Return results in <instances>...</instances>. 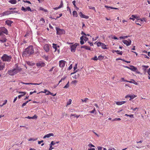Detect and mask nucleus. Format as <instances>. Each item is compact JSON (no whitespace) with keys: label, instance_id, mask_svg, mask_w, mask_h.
Returning a JSON list of instances; mask_svg holds the SVG:
<instances>
[{"label":"nucleus","instance_id":"obj_1","mask_svg":"<svg viewBox=\"0 0 150 150\" xmlns=\"http://www.w3.org/2000/svg\"><path fill=\"white\" fill-rule=\"evenodd\" d=\"M34 52L33 46L32 45L29 46L23 52V56H27L33 54Z\"/></svg>","mask_w":150,"mask_h":150},{"label":"nucleus","instance_id":"obj_2","mask_svg":"<svg viewBox=\"0 0 150 150\" xmlns=\"http://www.w3.org/2000/svg\"><path fill=\"white\" fill-rule=\"evenodd\" d=\"M21 68H17L16 69H14L9 70L8 72V73L9 75L13 76L21 71Z\"/></svg>","mask_w":150,"mask_h":150},{"label":"nucleus","instance_id":"obj_3","mask_svg":"<svg viewBox=\"0 0 150 150\" xmlns=\"http://www.w3.org/2000/svg\"><path fill=\"white\" fill-rule=\"evenodd\" d=\"M12 57L11 55H8L7 54H4L1 57V60L4 62H9L11 61Z\"/></svg>","mask_w":150,"mask_h":150},{"label":"nucleus","instance_id":"obj_4","mask_svg":"<svg viewBox=\"0 0 150 150\" xmlns=\"http://www.w3.org/2000/svg\"><path fill=\"white\" fill-rule=\"evenodd\" d=\"M56 29L57 31V34L58 35H61L65 33V31L63 29H61L57 27L56 28Z\"/></svg>","mask_w":150,"mask_h":150},{"label":"nucleus","instance_id":"obj_5","mask_svg":"<svg viewBox=\"0 0 150 150\" xmlns=\"http://www.w3.org/2000/svg\"><path fill=\"white\" fill-rule=\"evenodd\" d=\"M3 33L7 34L8 31L4 27L0 28V35L3 34Z\"/></svg>","mask_w":150,"mask_h":150},{"label":"nucleus","instance_id":"obj_6","mask_svg":"<svg viewBox=\"0 0 150 150\" xmlns=\"http://www.w3.org/2000/svg\"><path fill=\"white\" fill-rule=\"evenodd\" d=\"M97 45L98 47L101 46V48L103 49H107L106 46L104 43H101L100 42H98L97 43Z\"/></svg>","mask_w":150,"mask_h":150},{"label":"nucleus","instance_id":"obj_7","mask_svg":"<svg viewBox=\"0 0 150 150\" xmlns=\"http://www.w3.org/2000/svg\"><path fill=\"white\" fill-rule=\"evenodd\" d=\"M45 65V64L41 62H39L36 63V66L38 67H42Z\"/></svg>","mask_w":150,"mask_h":150},{"label":"nucleus","instance_id":"obj_8","mask_svg":"<svg viewBox=\"0 0 150 150\" xmlns=\"http://www.w3.org/2000/svg\"><path fill=\"white\" fill-rule=\"evenodd\" d=\"M122 42L124 44L126 45L127 46L130 45L131 43V40L129 39L128 41L126 40H122Z\"/></svg>","mask_w":150,"mask_h":150},{"label":"nucleus","instance_id":"obj_9","mask_svg":"<svg viewBox=\"0 0 150 150\" xmlns=\"http://www.w3.org/2000/svg\"><path fill=\"white\" fill-rule=\"evenodd\" d=\"M79 44L77 43H76L74 45L71 46V51L72 52H74L76 50V47Z\"/></svg>","mask_w":150,"mask_h":150},{"label":"nucleus","instance_id":"obj_10","mask_svg":"<svg viewBox=\"0 0 150 150\" xmlns=\"http://www.w3.org/2000/svg\"><path fill=\"white\" fill-rule=\"evenodd\" d=\"M21 10L23 11L24 12H26L27 11L32 12V11L31 9L29 7H28L26 8L23 6H22L21 8Z\"/></svg>","mask_w":150,"mask_h":150},{"label":"nucleus","instance_id":"obj_11","mask_svg":"<svg viewBox=\"0 0 150 150\" xmlns=\"http://www.w3.org/2000/svg\"><path fill=\"white\" fill-rule=\"evenodd\" d=\"M66 62L63 60H62L59 62V66L61 67H64L65 65V63Z\"/></svg>","mask_w":150,"mask_h":150},{"label":"nucleus","instance_id":"obj_12","mask_svg":"<svg viewBox=\"0 0 150 150\" xmlns=\"http://www.w3.org/2000/svg\"><path fill=\"white\" fill-rule=\"evenodd\" d=\"M10 11H7L3 12L2 13L0 14L1 16V17L3 16H5L8 15L10 14Z\"/></svg>","mask_w":150,"mask_h":150},{"label":"nucleus","instance_id":"obj_13","mask_svg":"<svg viewBox=\"0 0 150 150\" xmlns=\"http://www.w3.org/2000/svg\"><path fill=\"white\" fill-rule=\"evenodd\" d=\"M44 49L46 52H49L50 50V47L49 45L48 44L45 45L44 47Z\"/></svg>","mask_w":150,"mask_h":150},{"label":"nucleus","instance_id":"obj_14","mask_svg":"<svg viewBox=\"0 0 150 150\" xmlns=\"http://www.w3.org/2000/svg\"><path fill=\"white\" fill-rule=\"evenodd\" d=\"M5 64L2 62H0V71L3 70L5 67Z\"/></svg>","mask_w":150,"mask_h":150},{"label":"nucleus","instance_id":"obj_15","mask_svg":"<svg viewBox=\"0 0 150 150\" xmlns=\"http://www.w3.org/2000/svg\"><path fill=\"white\" fill-rule=\"evenodd\" d=\"M129 69L134 71H136L137 70V68L133 66H130Z\"/></svg>","mask_w":150,"mask_h":150},{"label":"nucleus","instance_id":"obj_16","mask_svg":"<svg viewBox=\"0 0 150 150\" xmlns=\"http://www.w3.org/2000/svg\"><path fill=\"white\" fill-rule=\"evenodd\" d=\"M54 134L53 133H50L45 135L44 137L43 138L45 139L46 138H49L51 136H53Z\"/></svg>","mask_w":150,"mask_h":150},{"label":"nucleus","instance_id":"obj_17","mask_svg":"<svg viewBox=\"0 0 150 150\" xmlns=\"http://www.w3.org/2000/svg\"><path fill=\"white\" fill-rule=\"evenodd\" d=\"M80 16L81 18H85L86 19H88L89 18V16H86L83 14L81 12H80Z\"/></svg>","mask_w":150,"mask_h":150},{"label":"nucleus","instance_id":"obj_18","mask_svg":"<svg viewBox=\"0 0 150 150\" xmlns=\"http://www.w3.org/2000/svg\"><path fill=\"white\" fill-rule=\"evenodd\" d=\"M142 69L143 70L144 72V74H145L146 73V69L149 67V66L143 65L142 66Z\"/></svg>","mask_w":150,"mask_h":150},{"label":"nucleus","instance_id":"obj_19","mask_svg":"<svg viewBox=\"0 0 150 150\" xmlns=\"http://www.w3.org/2000/svg\"><path fill=\"white\" fill-rule=\"evenodd\" d=\"M18 93L23 94V95H19L18 96V98H20L22 96L25 95L26 94V92H19Z\"/></svg>","mask_w":150,"mask_h":150},{"label":"nucleus","instance_id":"obj_20","mask_svg":"<svg viewBox=\"0 0 150 150\" xmlns=\"http://www.w3.org/2000/svg\"><path fill=\"white\" fill-rule=\"evenodd\" d=\"M126 103V101H122L120 102H117L116 104L117 105H121Z\"/></svg>","mask_w":150,"mask_h":150},{"label":"nucleus","instance_id":"obj_21","mask_svg":"<svg viewBox=\"0 0 150 150\" xmlns=\"http://www.w3.org/2000/svg\"><path fill=\"white\" fill-rule=\"evenodd\" d=\"M81 48H84L86 50H90L91 48L90 47L88 46H82L81 47Z\"/></svg>","mask_w":150,"mask_h":150},{"label":"nucleus","instance_id":"obj_22","mask_svg":"<svg viewBox=\"0 0 150 150\" xmlns=\"http://www.w3.org/2000/svg\"><path fill=\"white\" fill-rule=\"evenodd\" d=\"M12 22L9 20H7L5 21L6 23L9 26H11V24L12 23Z\"/></svg>","mask_w":150,"mask_h":150},{"label":"nucleus","instance_id":"obj_23","mask_svg":"<svg viewBox=\"0 0 150 150\" xmlns=\"http://www.w3.org/2000/svg\"><path fill=\"white\" fill-rule=\"evenodd\" d=\"M8 2L12 4H15L16 3L17 1L16 0H10Z\"/></svg>","mask_w":150,"mask_h":150},{"label":"nucleus","instance_id":"obj_24","mask_svg":"<svg viewBox=\"0 0 150 150\" xmlns=\"http://www.w3.org/2000/svg\"><path fill=\"white\" fill-rule=\"evenodd\" d=\"M80 40H81V41L80 42V44L81 45L83 44L84 43V42L83 41L84 40H83V36H82L80 38Z\"/></svg>","mask_w":150,"mask_h":150},{"label":"nucleus","instance_id":"obj_25","mask_svg":"<svg viewBox=\"0 0 150 150\" xmlns=\"http://www.w3.org/2000/svg\"><path fill=\"white\" fill-rule=\"evenodd\" d=\"M73 15V16L75 17H77L78 16V14L77 12L76 11H74L72 13Z\"/></svg>","mask_w":150,"mask_h":150},{"label":"nucleus","instance_id":"obj_26","mask_svg":"<svg viewBox=\"0 0 150 150\" xmlns=\"http://www.w3.org/2000/svg\"><path fill=\"white\" fill-rule=\"evenodd\" d=\"M135 15H133L131 16V17L129 18V19L134 21L135 19Z\"/></svg>","mask_w":150,"mask_h":150},{"label":"nucleus","instance_id":"obj_27","mask_svg":"<svg viewBox=\"0 0 150 150\" xmlns=\"http://www.w3.org/2000/svg\"><path fill=\"white\" fill-rule=\"evenodd\" d=\"M52 47L54 49H55V51H56L57 49V47H59V46H57V45L54 43H53L52 44Z\"/></svg>","mask_w":150,"mask_h":150},{"label":"nucleus","instance_id":"obj_28","mask_svg":"<svg viewBox=\"0 0 150 150\" xmlns=\"http://www.w3.org/2000/svg\"><path fill=\"white\" fill-rule=\"evenodd\" d=\"M7 39L5 38L0 39V42H6Z\"/></svg>","mask_w":150,"mask_h":150},{"label":"nucleus","instance_id":"obj_29","mask_svg":"<svg viewBox=\"0 0 150 150\" xmlns=\"http://www.w3.org/2000/svg\"><path fill=\"white\" fill-rule=\"evenodd\" d=\"M139 21V22H140L141 24L143 23L144 22V21H145V18H144L142 19L140 18Z\"/></svg>","mask_w":150,"mask_h":150},{"label":"nucleus","instance_id":"obj_30","mask_svg":"<svg viewBox=\"0 0 150 150\" xmlns=\"http://www.w3.org/2000/svg\"><path fill=\"white\" fill-rule=\"evenodd\" d=\"M115 52L118 54L120 55H122L123 53V52L122 51H120L117 50L115 51Z\"/></svg>","mask_w":150,"mask_h":150},{"label":"nucleus","instance_id":"obj_31","mask_svg":"<svg viewBox=\"0 0 150 150\" xmlns=\"http://www.w3.org/2000/svg\"><path fill=\"white\" fill-rule=\"evenodd\" d=\"M105 7L107 8H110L111 9H118V8H114L112 7L108 6H105Z\"/></svg>","mask_w":150,"mask_h":150},{"label":"nucleus","instance_id":"obj_32","mask_svg":"<svg viewBox=\"0 0 150 150\" xmlns=\"http://www.w3.org/2000/svg\"><path fill=\"white\" fill-rule=\"evenodd\" d=\"M80 76V75L79 74H75L74 76L73 77L75 79H77Z\"/></svg>","mask_w":150,"mask_h":150},{"label":"nucleus","instance_id":"obj_33","mask_svg":"<svg viewBox=\"0 0 150 150\" xmlns=\"http://www.w3.org/2000/svg\"><path fill=\"white\" fill-rule=\"evenodd\" d=\"M48 93L46 94V95H49L50 94V95H52L53 96H55L56 95V93L55 94H53L52 93H51L50 91L48 92Z\"/></svg>","mask_w":150,"mask_h":150},{"label":"nucleus","instance_id":"obj_34","mask_svg":"<svg viewBox=\"0 0 150 150\" xmlns=\"http://www.w3.org/2000/svg\"><path fill=\"white\" fill-rule=\"evenodd\" d=\"M80 115H77L75 114H71L70 115L71 116H75L77 118L79 117L80 116Z\"/></svg>","mask_w":150,"mask_h":150},{"label":"nucleus","instance_id":"obj_35","mask_svg":"<svg viewBox=\"0 0 150 150\" xmlns=\"http://www.w3.org/2000/svg\"><path fill=\"white\" fill-rule=\"evenodd\" d=\"M136 97V96H135V95H129V97L130 98V100L134 98L135 97Z\"/></svg>","mask_w":150,"mask_h":150},{"label":"nucleus","instance_id":"obj_36","mask_svg":"<svg viewBox=\"0 0 150 150\" xmlns=\"http://www.w3.org/2000/svg\"><path fill=\"white\" fill-rule=\"evenodd\" d=\"M88 98H85L84 99H81V100L82 102H85V103L86 102L87 100H88Z\"/></svg>","mask_w":150,"mask_h":150},{"label":"nucleus","instance_id":"obj_37","mask_svg":"<svg viewBox=\"0 0 150 150\" xmlns=\"http://www.w3.org/2000/svg\"><path fill=\"white\" fill-rule=\"evenodd\" d=\"M38 139V138H36L34 139H33V138H30V139H29L28 140V141H36V140H37Z\"/></svg>","mask_w":150,"mask_h":150},{"label":"nucleus","instance_id":"obj_38","mask_svg":"<svg viewBox=\"0 0 150 150\" xmlns=\"http://www.w3.org/2000/svg\"><path fill=\"white\" fill-rule=\"evenodd\" d=\"M103 57H103L102 56H101V55H100L98 57V59L99 60H101L103 59Z\"/></svg>","mask_w":150,"mask_h":150},{"label":"nucleus","instance_id":"obj_39","mask_svg":"<svg viewBox=\"0 0 150 150\" xmlns=\"http://www.w3.org/2000/svg\"><path fill=\"white\" fill-rule=\"evenodd\" d=\"M69 82L68 81L66 85L64 87V88H67L69 86Z\"/></svg>","mask_w":150,"mask_h":150},{"label":"nucleus","instance_id":"obj_40","mask_svg":"<svg viewBox=\"0 0 150 150\" xmlns=\"http://www.w3.org/2000/svg\"><path fill=\"white\" fill-rule=\"evenodd\" d=\"M127 36H120L119 37V38L120 39H125L127 38Z\"/></svg>","mask_w":150,"mask_h":150},{"label":"nucleus","instance_id":"obj_41","mask_svg":"<svg viewBox=\"0 0 150 150\" xmlns=\"http://www.w3.org/2000/svg\"><path fill=\"white\" fill-rule=\"evenodd\" d=\"M135 19H136L137 20V21H138L140 18L139 17L137 16V15H135Z\"/></svg>","mask_w":150,"mask_h":150},{"label":"nucleus","instance_id":"obj_42","mask_svg":"<svg viewBox=\"0 0 150 150\" xmlns=\"http://www.w3.org/2000/svg\"><path fill=\"white\" fill-rule=\"evenodd\" d=\"M10 14L12 13H17L18 12L15 11H10Z\"/></svg>","mask_w":150,"mask_h":150},{"label":"nucleus","instance_id":"obj_43","mask_svg":"<svg viewBox=\"0 0 150 150\" xmlns=\"http://www.w3.org/2000/svg\"><path fill=\"white\" fill-rule=\"evenodd\" d=\"M26 63L27 64H28L29 65H30V66H32L33 65V63H32L30 62H26Z\"/></svg>","mask_w":150,"mask_h":150},{"label":"nucleus","instance_id":"obj_44","mask_svg":"<svg viewBox=\"0 0 150 150\" xmlns=\"http://www.w3.org/2000/svg\"><path fill=\"white\" fill-rule=\"evenodd\" d=\"M88 146L90 148L91 147H95V146L91 143H89L88 144Z\"/></svg>","mask_w":150,"mask_h":150},{"label":"nucleus","instance_id":"obj_45","mask_svg":"<svg viewBox=\"0 0 150 150\" xmlns=\"http://www.w3.org/2000/svg\"><path fill=\"white\" fill-rule=\"evenodd\" d=\"M28 102V101H26L25 103H23L22 105V107H23L24 106H25L26 104Z\"/></svg>","mask_w":150,"mask_h":150},{"label":"nucleus","instance_id":"obj_46","mask_svg":"<svg viewBox=\"0 0 150 150\" xmlns=\"http://www.w3.org/2000/svg\"><path fill=\"white\" fill-rule=\"evenodd\" d=\"M125 115V116H129V117H132V118H133L134 117V116H133V115H129L126 114Z\"/></svg>","mask_w":150,"mask_h":150},{"label":"nucleus","instance_id":"obj_47","mask_svg":"<svg viewBox=\"0 0 150 150\" xmlns=\"http://www.w3.org/2000/svg\"><path fill=\"white\" fill-rule=\"evenodd\" d=\"M121 119L120 118H116L112 120V121H116L117 120H120Z\"/></svg>","mask_w":150,"mask_h":150},{"label":"nucleus","instance_id":"obj_48","mask_svg":"<svg viewBox=\"0 0 150 150\" xmlns=\"http://www.w3.org/2000/svg\"><path fill=\"white\" fill-rule=\"evenodd\" d=\"M77 68V64H76L74 68V71H75Z\"/></svg>","mask_w":150,"mask_h":150},{"label":"nucleus","instance_id":"obj_49","mask_svg":"<svg viewBox=\"0 0 150 150\" xmlns=\"http://www.w3.org/2000/svg\"><path fill=\"white\" fill-rule=\"evenodd\" d=\"M95 112H96V110L95 108H94L93 110L91 111H90L89 112L91 113H93Z\"/></svg>","mask_w":150,"mask_h":150},{"label":"nucleus","instance_id":"obj_50","mask_svg":"<svg viewBox=\"0 0 150 150\" xmlns=\"http://www.w3.org/2000/svg\"><path fill=\"white\" fill-rule=\"evenodd\" d=\"M48 92H50V91H48V90H47L46 89H45L44 90V91H42L40 92L44 93H46L47 92L48 93Z\"/></svg>","mask_w":150,"mask_h":150},{"label":"nucleus","instance_id":"obj_51","mask_svg":"<svg viewBox=\"0 0 150 150\" xmlns=\"http://www.w3.org/2000/svg\"><path fill=\"white\" fill-rule=\"evenodd\" d=\"M83 40H84L86 41L88 40V38L86 37H83Z\"/></svg>","mask_w":150,"mask_h":150},{"label":"nucleus","instance_id":"obj_52","mask_svg":"<svg viewBox=\"0 0 150 150\" xmlns=\"http://www.w3.org/2000/svg\"><path fill=\"white\" fill-rule=\"evenodd\" d=\"M44 59L47 61H48V60H49V57L47 56H45L44 57Z\"/></svg>","mask_w":150,"mask_h":150},{"label":"nucleus","instance_id":"obj_53","mask_svg":"<svg viewBox=\"0 0 150 150\" xmlns=\"http://www.w3.org/2000/svg\"><path fill=\"white\" fill-rule=\"evenodd\" d=\"M77 82V81L76 80H74L71 81V83L72 84H75Z\"/></svg>","mask_w":150,"mask_h":150},{"label":"nucleus","instance_id":"obj_54","mask_svg":"<svg viewBox=\"0 0 150 150\" xmlns=\"http://www.w3.org/2000/svg\"><path fill=\"white\" fill-rule=\"evenodd\" d=\"M50 148L48 150H52L54 149V148L52 147V146L50 144Z\"/></svg>","mask_w":150,"mask_h":150},{"label":"nucleus","instance_id":"obj_55","mask_svg":"<svg viewBox=\"0 0 150 150\" xmlns=\"http://www.w3.org/2000/svg\"><path fill=\"white\" fill-rule=\"evenodd\" d=\"M71 99H70L69 100V102H67V104L68 105H70L71 103Z\"/></svg>","mask_w":150,"mask_h":150},{"label":"nucleus","instance_id":"obj_56","mask_svg":"<svg viewBox=\"0 0 150 150\" xmlns=\"http://www.w3.org/2000/svg\"><path fill=\"white\" fill-rule=\"evenodd\" d=\"M7 100H5V102H4V103H3V104H2V105H1L0 106L1 107H2L4 105H5V104H6V103H7Z\"/></svg>","mask_w":150,"mask_h":150},{"label":"nucleus","instance_id":"obj_57","mask_svg":"<svg viewBox=\"0 0 150 150\" xmlns=\"http://www.w3.org/2000/svg\"><path fill=\"white\" fill-rule=\"evenodd\" d=\"M92 59L93 60H97L98 59V58H97V57L96 56H95Z\"/></svg>","mask_w":150,"mask_h":150},{"label":"nucleus","instance_id":"obj_58","mask_svg":"<svg viewBox=\"0 0 150 150\" xmlns=\"http://www.w3.org/2000/svg\"><path fill=\"white\" fill-rule=\"evenodd\" d=\"M89 8L90 9H92L93 10H95V8L94 7L90 6H89Z\"/></svg>","mask_w":150,"mask_h":150},{"label":"nucleus","instance_id":"obj_59","mask_svg":"<svg viewBox=\"0 0 150 150\" xmlns=\"http://www.w3.org/2000/svg\"><path fill=\"white\" fill-rule=\"evenodd\" d=\"M55 144V143H54V142L53 141H52L51 142V143L50 144L51 145H54V144Z\"/></svg>","mask_w":150,"mask_h":150},{"label":"nucleus","instance_id":"obj_60","mask_svg":"<svg viewBox=\"0 0 150 150\" xmlns=\"http://www.w3.org/2000/svg\"><path fill=\"white\" fill-rule=\"evenodd\" d=\"M72 64H71V65H70L68 69L70 70L72 69Z\"/></svg>","mask_w":150,"mask_h":150},{"label":"nucleus","instance_id":"obj_61","mask_svg":"<svg viewBox=\"0 0 150 150\" xmlns=\"http://www.w3.org/2000/svg\"><path fill=\"white\" fill-rule=\"evenodd\" d=\"M37 117V116L36 115H35L34 116L32 117V119H36Z\"/></svg>","mask_w":150,"mask_h":150},{"label":"nucleus","instance_id":"obj_62","mask_svg":"<svg viewBox=\"0 0 150 150\" xmlns=\"http://www.w3.org/2000/svg\"><path fill=\"white\" fill-rule=\"evenodd\" d=\"M102 147L101 146H98L97 147L98 149V150H101L102 149Z\"/></svg>","mask_w":150,"mask_h":150},{"label":"nucleus","instance_id":"obj_63","mask_svg":"<svg viewBox=\"0 0 150 150\" xmlns=\"http://www.w3.org/2000/svg\"><path fill=\"white\" fill-rule=\"evenodd\" d=\"M63 5V2L62 1H61V3L60 5V6H59V7H60V8L62 7Z\"/></svg>","mask_w":150,"mask_h":150},{"label":"nucleus","instance_id":"obj_64","mask_svg":"<svg viewBox=\"0 0 150 150\" xmlns=\"http://www.w3.org/2000/svg\"><path fill=\"white\" fill-rule=\"evenodd\" d=\"M147 73H148V74H149V76H150V68L147 71Z\"/></svg>","mask_w":150,"mask_h":150}]
</instances>
